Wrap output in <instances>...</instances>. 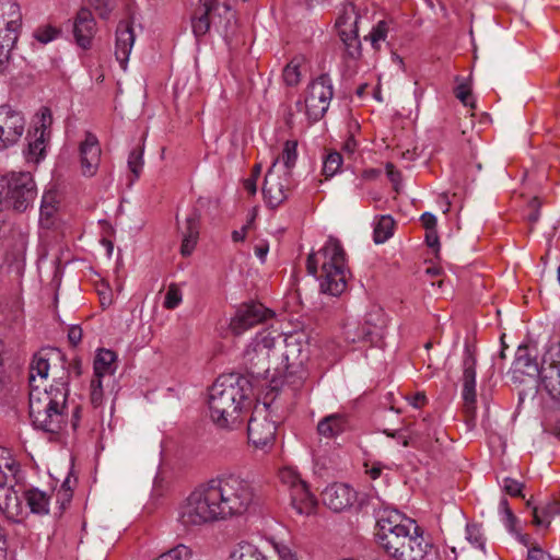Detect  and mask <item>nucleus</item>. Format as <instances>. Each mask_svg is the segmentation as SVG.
Wrapping results in <instances>:
<instances>
[{"label":"nucleus","mask_w":560,"mask_h":560,"mask_svg":"<svg viewBox=\"0 0 560 560\" xmlns=\"http://www.w3.org/2000/svg\"><path fill=\"white\" fill-rule=\"evenodd\" d=\"M252 483L226 474L198 485L176 508V521L185 530L241 516L254 501Z\"/></svg>","instance_id":"obj_1"},{"label":"nucleus","mask_w":560,"mask_h":560,"mask_svg":"<svg viewBox=\"0 0 560 560\" xmlns=\"http://www.w3.org/2000/svg\"><path fill=\"white\" fill-rule=\"evenodd\" d=\"M375 538L381 548L396 560H423L430 541L417 523L397 510H383L376 521Z\"/></svg>","instance_id":"obj_2"},{"label":"nucleus","mask_w":560,"mask_h":560,"mask_svg":"<svg viewBox=\"0 0 560 560\" xmlns=\"http://www.w3.org/2000/svg\"><path fill=\"white\" fill-rule=\"evenodd\" d=\"M67 380L60 377L50 387L30 389L28 413L35 429L58 435L67 425Z\"/></svg>","instance_id":"obj_3"},{"label":"nucleus","mask_w":560,"mask_h":560,"mask_svg":"<svg viewBox=\"0 0 560 560\" xmlns=\"http://www.w3.org/2000/svg\"><path fill=\"white\" fill-rule=\"evenodd\" d=\"M346 256L341 242L334 236L307 256L306 270L317 277L323 293L338 296L346 290L349 277Z\"/></svg>","instance_id":"obj_4"},{"label":"nucleus","mask_w":560,"mask_h":560,"mask_svg":"<svg viewBox=\"0 0 560 560\" xmlns=\"http://www.w3.org/2000/svg\"><path fill=\"white\" fill-rule=\"evenodd\" d=\"M244 399L245 394L236 375L219 376L209 388L208 407L211 420L222 429L238 425L242 422Z\"/></svg>","instance_id":"obj_5"},{"label":"nucleus","mask_w":560,"mask_h":560,"mask_svg":"<svg viewBox=\"0 0 560 560\" xmlns=\"http://www.w3.org/2000/svg\"><path fill=\"white\" fill-rule=\"evenodd\" d=\"M514 364L524 374L535 375L538 373L546 390L552 397L560 398V341L548 346L540 369L527 346L517 348Z\"/></svg>","instance_id":"obj_6"},{"label":"nucleus","mask_w":560,"mask_h":560,"mask_svg":"<svg viewBox=\"0 0 560 560\" xmlns=\"http://www.w3.org/2000/svg\"><path fill=\"white\" fill-rule=\"evenodd\" d=\"M332 95L331 79L327 74H322L308 84L304 101L298 102L296 107L303 110L310 120L317 121L327 112Z\"/></svg>","instance_id":"obj_7"},{"label":"nucleus","mask_w":560,"mask_h":560,"mask_svg":"<svg viewBox=\"0 0 560 560\" xmlns=\"http://www.w3.org/2000/svg\"><path fill=\"white\" fill-rule=\"evenodd\" d=\"M279 479L290 491L291 504L301 515H312L316 512L317 500L310 492L306 482L301 478L296 469L283 467L279 470Z\"/></svg>","instance_id":"obj_8"},{"label":"nucleus","mask_w":560,"mask_h":560,"mask_svg":"<svg viewBox=\"0 0 560 560\" xmlns=\"http://www.w3.org/2000/svg\"><path fill=\"white\" fill-rule=\"evenodd\" d=\"M277 427L266 404L256 406L247 425L249 443L262 452H268L275 443Z\"/></svg>","instance_id":"obj_9"},{"label":"nucleus","mask_w":560,"mask_h":560,"mask_svg":"<svg viewBox=\"0 0 560 560\" xmlns=\"http://www.w3.org/2000/svg\"><path fill=\"white\" fill-rule=\"evenodd\" d=\"M16 463L5 451H0V510L9 517L16 518L22 514V505L16 491L8 486L14 479Z\"/></svg>","instance_id":"obj_10"},{"label":"nucleus","mask_w":560,"mask_h":560,"mask_svg":"<svg viewBox=\"0 0 560 560\" xmlns=\"http://www.w3.org/2000/svg\"><path fill=\"white\" fill-rule=\"evenodd\" d=\"M275 313L259 302L242 303L230 320L229 328L234 336L272 318Z\"/></svg>","instance_id":"obj_11"},{"label":"nucleus","mask_w":560,"mask_h":560,"mask_svg":"<svg viewBox=\"0 0 560 560\" xmlns=\"http://www.w3.org/2000/svg\"><path fill=\"white\" fill-rule=\"evenodd\" d=\"M291 188L290 172L282 171L278 165V160H275L265 176L262 194L266 201L272 208L280 206L288 198Z\"/></svg>","instance_id":"obj_12"},{"label":"nucleus","mask_w":560,"mask_h":560,"mask_svg":"<svg viewBox=\"0 0 560 560\" xmlns=\"http://www.w3.org/2000/svg\"><path fill=\"white\" fill-rule=\"evenodd\" d=\"M4 179V199L12 200L14 209L23 211L36 196L35 183L31 173H12Z\"/></svg>","instance_id":"obj_13"},{"label":"nucleus","mask_w":560,"mask_h":560,"mask_svg":"<svg viewBox=\"0 0 560 560\" xmlns=\"http://www.w3.org/2000/svg\"><path fill=\"white\" fill-rule=\"evenodd\" d=\"M219 19L221 23L222 19L226 22L224 10L222 9V1L220 0H199V3L194 10L191 15V28L196 37H201L206 35L209 30L211 23H215V20Z\"/></svg>","instance_id":"obj_14"},{"label":"nucleus","mask_w":560,"mask_h":560,"mask_svg":"<svg viewBox=\"0 0 560 560\" xmlns=\"http://www.w3.org/2000/svg\"><path fill=\"white\" fill-rule=\"evenodd\" d=\"M476 352L470 347L465 348L463 359V399L464 411L474 419L476 413Z\"/></svg>","instance_id":"obj_15"},{"label":"nucleus","mask_w":560,"mask_h":560,"mask_svg":"<svg viewBox=\"0 0 560 560\" xmlns=\"http://www.w3.org/2000/svg\"><path fill=\"white\" fill-rule=\"evenodd\" d=\"M387 326V316L384 310L378 305H372L364 316V322L357 335L351 336L347 330V337L351 341H371L382 338L384 329Z\"/></svg>","instance_id":"obj_16"},{"label":"nucleus","mask_w":560,"mask_h":560,"mask_svg":"<svg viewBox=\"0 0 560 560\" xmlns=\"http://www.w3.org/2000/svg\"><path fill=\"white\" fill-rule=\"evenodd\" d=\"M19 18L18 3L11 0H0V75L7 72L11 63V49L3 44V33L11 31Z\"/></svg>","instance_id":"obj_17"},{"label":"nucleus","mask_w":560,"mask_h":560,"mask_svg":"<svg viewBox=\"0 0 560 560\" xmlns=\"http://www.w3.org/2000/svg\"><path fill=\"white\" fill-rule=\"evenodd\" d=\"M23 116L9 107H0V150L19 141L24 131Z\"/></svg>","instance_id":"obj_18"},{"label":"nucleus","mask_w":560,"mask_h":560,"mask_svg":"<svg viewBox=\"0 0 560 560\" xmlns=\"http://www.w3.org/2000/svg\"><path fill=\"white\" fill-rule=\"evenodd\" d=\"M357 501V492L345 483H332L323 492L324 504L334 512L348 510Z\"/></svg>","instance_id":"obj_19"},{"label":"nucleus","mask_w":560,"mask_h":560,"mask_svg":"<svg viewBox=\"0 0 560 560\" xmlns=\"http://www.w3.org/2000/svg\"><path fill=\"white\" fill-rule=\"evenodd\" d=\"M101 145L95 135L85 133L84 141L80 144V164L84 176H94L101 162Z\"/></svg>","instance_id":"obj_20"},{"label":"nucleus","mask_w":560,"mask_h":560,"mask_svg":"<svg viewBox=\"0 0 560 560\" xmlns=\"http://www.w3.org/2000/svg\"><path fill=\"white\" fill-rule=\"evenodd\" d=\"M95 32L96 23L92 12L88 9H81L73 24V35L78 46L83 49L91 48Z\"/></svg>","instance_id":"obj_21"},{"label":"nucleus","mask_w":560,"mask_h":560,"mask_svg":"<svg viewBox=\"0 0 560 560\" xmlns=\"http://www.w3.org/2000/svg\"><path fill=\"white\" fill-rule=\"evenodd\" d=\"M135 33L132 23L128 20L119 22L116 30V49L115 56L121 68H127L129 55L133 47Z\"/></svg>","instance_id":"obj_22"},{"label":"nucleus","mask_w":560,"mask_h":560,"mask_svg":"<svg viewBox=\"0 0 560 560\" xmlns=\"http://www.w3.org/2000/svg\"><path fill=\"white\" fill-rule=\"evenodd\" d=\"M57 355L58 353L54 349L40 350L34 354L30 366V389H34L35 387L40 388L37 382L43 383L47 378L50 369V359Z\"/></svg>","instance_id":"obj_23"},{"label":"nucleus","mask_w":560,"mask_h":560,"mask_svg":"<svg viewBox=\"0 0 560 560\" xmlns=\"http://www.w3.org/2000/svg\"><path fill=\"white\" fill-rule=\"evenodd\" d=\"M52 498L54 490L44 491L38 488H30L23 492V499L30 511L39 516L49 513Z\"/></svg>","instance_id":"obj_24"},{"label":"nucleus","mask_w":560,"mask_h":560,"mask_svg":"<svg viewBox=\"0 0 560 560\" xmlns=\"http://www.w3.org/2000/svg\"><path fill=\"white\" fill-rule=\"evenodd\" d=\"M116 369L117 354L109 349H97L93 361V377L103 380L105 376L113 375Z\"/></svg>","instance_id":"obj_25"},{"label":"nucleus","mask_w":560,"mask_h":560,"mask_svg":"<svg viewBox=\"0 0 560 560\" xmlns=\"http://www.w3.org/2000/svg\"><path fill=\"white\" fill-rule=\"evenodd\" d=\"M411 435L417 432L419 435V443L416 444L417 448H427L431 446L432 442L439 441L436 425L431 419H422L420 422H416L408 427Z\"/></svg>","instance_id":"obj_26"},{"label":"nucleus","mask_w":560,"mask_h":560,"mask_svg":"<svg viewBox=\"0 0 560 560\" xmlns=\"http://www.w3.org/2000/svg\"><path fill=\"white\" fill-rule=\"evenodd\" d=\"M347 427L348 421L345 416L330 415L319 421L317 431L322 436L331 439L345 432Z\"/></svg>","instance_id":"obj_27"},{"label":"nucleus","mask_w":560,"mask_h":560,"mask_svg":"<svg viewBox=\"0 0 560 560\" xmlns=\"http://www.w3.org/2000/svg\"><path fill=\"white\" fill-rule=\"evenodd\" d=\"M560 514V500L551 499L541 508H533V524L536 526H546L550 525V521L553 516Z\"/></svg>","instance_id":"obj_28"},{"label":"nucleus","mask_w":560,"mask_h":560,"mask_svg":"<svg viewBox=\"0 0 560 560\" xmlns=\"http://www.w3.org/2000/svg\"><path fill=\"white\" fill-rule=\"evenodd\" d=\"M228 560H268V558L257 546L242 541L232 549Z\"/></svg>","instance_id":"obj_29"},{"label":"nucleus","mask_w":560,"mask_h":560,"mask_svg":"<svg viewBox=\"0 0 560 560\" xmlns=\"http://www.w3.org/2000/svg\"><path fill=\"white\" fill-rule=\"evenodd\" d=\"M395 221L390 215H381L374 225L373 238L376 244H382L392 237Z\"/></svg>","instance_id":"obj_30"},{"label":"nucleus","mask_w":560,"mask_h":560,"mask_svg":"<svg viewBox=\"0 0 560 560\" xmlns=\"http://www.w3.org/2000/svg\"><path fill=\"white\" fill-rule=\"evenodd\" d=\"M278 163L281 161L282 171H288L291 173L298 160V141L296 140H287L283 145V150L281 156L277 159Z\"/></svg>","instance_id":"obj_31"},{"label":"nucleus","mask_w":560,"mask_h":560,"mask_svg":"<svg viewBox=\"0 0 560 560\" xmlns=\"http://www.w3.org/2000/svg\"><path fill=\"white\" fill-rule=\"evenodd\" d=\"M51 124H52L51 110L48 107H42L35 116L32 133H35V135L43 133V136L49 137Z\"/></svg>","instance_id":"obj_32"},{"label":"nucleus","mask_w":560,"mask_h":560,"mask_svg":"<svg viewBox=\"0 0 560 560\" xmlns=\"http://www.w3.org/2000/svg\"><path fill=\"white\" fill-rule=\"evenodd\" d=\"M352 27V24L350 25ZM339 36L346 46V51L351 58L360 56V42L355 30L350 28L348 33L345 28H340Z\"/></svg>","instance_id":"obj_33"},{"label":"nucleus","mask_w":560,"mask_h":560,"mask_svg":"<svg viewBox=\"0 0 560 560\" xmlns=\"http://www.w3.org/2000/svg\"><path fill=\"white\" fill-rule=\"evenodd\" d=\"M194 551L189 546L178 544L153 560H191Z\"/></svg>","instance_id":"obj_34"},{"label":"nucleus","mask_w":560,"mask_h":560,"mask_svg":"<svg viewBox=\"0 0 560 560\" xmlns=\"http://www.w3.org/2000/svg\"><path fill=\"white\" fill-rule=\"evenodd\" d=\"M342 165V156L340 153L332 151L329 152L323 162L322 174L325 176V179L331 178L336 175Z\"/></svg>","instance_id":"obj_35"},{"label":"nucleus","mask_w":560,"mask_h":560,"mask_svg":"<svg viewBox=\"0 0 560 560\" xmlns=\"http://www.w3.org/2000/svg\"><path fill=\"white\" fill-rule=\"evenodd\" d=\"M31 137L32 140L28 143V158L38 162L45 153L46 143L49 140V137L43 136V133H31Z\"/></svg>","instance_id":"obj_36"},{"label":"nucleus","mask_w":560,"mask_h":560,"mask_svg":"<svg viewBox=\"0 0 560 560\" xmlns=\"http://www.w3.org/2000/svg\"><path fill=\"white\" fill-rule=\"evenodd\" d=\"M300 61L298 59L291 60L283 69L282 78L288 86H295L301 81Z\"/></svg>","instance_id":"obj_37"},{"label":"nucleus","mask_w":560,"mask_h":560,"mask_svg":"<svg viewBox=\"0 0 560 560\" xmlns=\"http://www.w3.org/2000/svg\"><path fill=\"white\" fill-rule=\"evenodd\" d=\"M61 30L50 24L40 25L34 31V37L42 44H48L59 37Z\"/></svg>","instance_id":"obj_38"},{"label":"nucleus","mask_w":560,"mask_h":560,"mask_svg":"<svg viewBox=\"0 0 560 560\" xmlns=\"http://www.w3.org/2000/svg\"><path fill=\"white\" fill-rule=\"evenodd\" d=\"M182 300L183 294L180 289L175 283H172L168 285L163 306L166 310H174L182 303Z\"/></svg>","instance_id":"obj_39"},{"label":"nucleus","mask_w":560,"mask_h":560,"mask_svg":"<svg viewBox=\"0 0 560 560\" xmlns=\"http://www.w3.org/2000/svg\"><path fill=\"white\" fill-rule=\"evenodd\" d=\"M388 34V25L385 21H380L371 31L369 37L374 48L378 49L380 44L384 42Z\"/></svg>","instance_id":"obj_40"},{"label":"nucleus","mask_w":560,"mask_h":560,"mask_svg":"<svg viewBox=\"0 0 560 560\" xmlns=\"http://www.w3.org/2000/svg\"><path fill=\"white\" fill-rule=\"evenodd\" d=\"M128 167L133 175L131 183L137 180L143 167L142 152L140 150H132L128 156Z\"/></svg>","instance_id":"obj_41"},{"label":"nucleus","mask_w":560,"mask_h":560,"mask_svg":"<svg viewBox=\"0 0 560 560\" xmlns=\"http://www.w3.org/2000/svg\"><path fill=\"white\" fill-rule=\"evenodd\" d=\"M276 334V330L270 329L259 331L255 338L256 347L269 351L275 345Z\"/></svg>","instance_id":"obj_42"},{"label":"nucleus","mask_w":560,"mask_h":560,"mask_svg":"<svg viewBox=\"0 0 560 560\" xmlns=\"http://www.w3.org/2000/svg\"><path fill=\"white\" fill-rule=\"evenodd\" d=\"M104 398L103 385L101 378L93 377L90 385V401L93 407L102 405Z\"/></svg>","instance_id":"obj_43"},{"label":"nucleus","mask_w":560,"mask_h":560,"mask_svg":"<svg viewBox=\"0 0 560 560\" xmlns=\"http://www.w3.org/2000/svg\"><path fill=\"white\" fill-rule=\"evenodd\" d=\"M56 502L59 504L58 512L61 514L66 509V505L70 503L72 499V491L63 483L56 492L54 491Z\"/></svg>","instance_id":"obj_44"},{"label":"nucleus","mask_w":560,"mask_h":560,"mask_svg":"<svg viewBox=\"0 0 560 560\" xmlns=\"http://www.w3.org/2000/svg\"><path fill=\"white\" fill-rule=\"evenodd\" d=\"M272 547L279 560H299L296 552L290 546L272 541Z\"/></svg>","instance_id":"obj_45"},{"label":"nucleus","mask_w":560,"mask_h":560,"mask_svg":"<svg viewBox=\"0 0 560 560\" xmlns=\"http://www.w3.org/2000/svg\"><path fill=\"white\" fill-rule=\"evenodd\" d=\"M100 18L106 19L114 8V0H88Z\"/></svg>","instance_id":"obj_46"},{"label":"nucleus","mask_w":560,"mask_h":560,"mask_svg":"<svg viewBox=\"0 0 560 560\" xmlns=\"http://www.w3.org/2000/svg\"><path fill=\"white\" fill-rule=\"evenodd\" d=\"M455 96L465 105L475 107L471 101V89L467 83H462L455 89Z\"/></svg>","instance_id":"obj_47"},{"label":"nucleus","mask_w":560,"mask_h":560,"mask_svg":"<svg viewBox=\"0 0 560 560\" xmlns=\"http://www.w3.org/2000/svg\"><path fill=\"white\" fill-rule=\"evenodd\" d=\"M500 511L503 513V522L505 526L513 529L516 522V516L513 514L506 499H502L499 504Z\"/></svg>","instance_id":"obj_48"},{"label":"nucleus","mask_w":560,"mask_h":560,"mask_svg":"<svg viewBox=\"0 0 560 560\" xmlns=\"http://www.w3.org/2000/svg\"><path fill=\"white\" fill-rule=\"evenodd\" d=\"M419 434L415 432V435L410 434V431H408V427L404 430H399V433L397 435V442L401 444L404 447L412 446L416 447V444L419 443Z\"/></svg>","instance_id":"obj_49"},{"label":"nucleus","mask_w":560,"mask_h":560,"mask_svg":"<svg viewBox=\"0 0 560 560\" xmlns=\"http://www.w3.org/2000/svg\"><path fill=\"white\" fill-rule=\"evenodd\" d=\"M184 236L188 238L198 240L199 236V225L196 217L191 215L186 219V226L184 231Z\"/></svg>","instance_id":"obj_50"},{"label":"nucleus","mask_w":560,"mask_h":560,"mask_svg":"<svg viewBox=\"0 0 560 560\" xmlns=\"http://www.w3.org/2000/svg\"><path fill=\"white\" fill-rule=\"evenodd\" d=\"M503 488L505 492L512 497H521L523 485L515 479L505 478L503 480Z\"/></svg>","instance_id":"obj_51"},{"label":"nucleus","mask_w":560,"mask_h":560,"mask_svg":"<svg viewBox=\"0 0 560 560\" xmlns=\"http://www.w3.org/2000/svg\"><path fill=\"white\" fill-rule=\"evenodd\" d=\"M385 171L387 177L393 183L395 190L398 191V186L401 183V173L396 170L395 165L390 162L386 163Z\"/></svg>","instance_id":"obj_52"},{"label":"nucleus","mask_w":560,"mask_h":560,"mask_svg":"<svg viewBox=\"0 0 560 560\" xmlns=\"http://www.w3.org/2000/svg\"><path fill=\"white\" fill-rule=\"evenodd\" d=\"M528 208L530 210V212L527 214V220L530 224H535L538 220H539V217H540V201L538 198H533L529 202H528Z\"/></svg>","instance_id":"obj_53"},{"label":"nucleus","mask_w":560,"mask_h":560,"mask_svg":"<svg viewBox=\"0 0 560 560\" xmlns=\"http://www.w3.org/2000/svg\"><path fill=\"white\" fill-rule=\"evenodd\" d=\"M364 466L365 474L370 477L371 480H376L380 478L384 469V465L380 462H374L371 465L366 463Z\"/></svg>","instance_id":"obj_54"},{"label":"nucleus","mask_w":560,"mask_h":560,"mask_svg":"<svg viewBox=\"0 0 560 560\" xmlns=\"http://www.w3.org/2000/svg\"><path fill=\"white\" fill-rule=\"evenodd\" d=\"M527 560H560V559H553L550 555L545 552L539 547H533L528 550Z\"/></svg>","instance_id":"obj_55"},{"label":"nucleus","mask_w":560,"mask_h":560,"mask_svg":"<svg viewBox=\"0 0 560 560\" xmlns=\"http://www.w3.org/2000/svg\"><path fill=\"white\" fill-rule=\"evenodd\" d=\"M69 342L75 347L82 340V329L79 326H71L68 330Z\"/></svg>","instance_id":"obj_56"},{"label":"nucleus","mask_w":560,"mask_h":560,"mask_svg":"<svg viewBox=\"0 0 560 560\" xmlns=\"http://www.w3.org/2000/svg\"><path fill=\"white\" fill-rule=\"evenodd\" d=\"M420 221H421L423 228L425 229V231L436 230V218L434 214H432L430 212H424L421 215Z\"/></svg>","instance_id":"obj_57"},{"label":"nucleus","mask_w":560,"mask_h":560,"mask_svg":"<svg viewBox=\"0 0 560 560\" xmlns=\"http://www.w3.org/2000/svg\"><path fill=\"white\" fill-rule=\"evenodd\" d=\"M197 241L198 240L188 238V237L184 236L183 237V242H182V246H180L182 255L183 256H189L192 253V250L195 249Z\"/></svg>","instance_id":"obj_58"},{"label":"nucleus","mask_w":560,"mask_h":560,"mask_svg":"<svg viewBox=\"0 0 560 560\" xmlns=\"http://www.w3.org/2000/svg\"><path fill=\"white\" fill-rule=\"evenodd\" d=\"M427 245L433 249H438L440 246L439 235L436 230L425 231Z\"/></svg>","instance_id":"obj_59"},{"label":"nucleus","mask_w":560,"mask_h":560,"mask_svg":"<svg viewBox=\"0 0 560 560\" xmlns=\"http://www.w3.org/2000/svg\"><path fill=\"white\" fill-rule=\"evenodd\" d=\"M244 189L250 195L254 196L257 191V180L256 177H248L243 182Z\"/></svg>","instance_id":"obj_60"},{"label":"nucleus","mask_w":560,"mask_h":560,"mask_svg":"<svg viewBox=\"0 0 560 560\" xmlns=\"http://www.w3.org/2000/svg\"><path fill=\"white\" fill-rule=\"evenodd\" d=\"M249 224L250 223L248 222L246 225L242 226L240 230L233 231L232 232V240L234 242H236V243L237 242H243L245 240L246 235H247V230H248Z\"/></svg>","instance_id":"obj_61"},{"label":"nucleus","mask_w":560,"mask_h":560,"mask_svg":"<svg viewBox=\"0 0 560 560\" xmlns=\"http://www.w3.org/2000/svg\"><path fill=\"white\" fill-rule=\"evenodd\" d=\"M81 411H82V408L80 406H75V408L72 411L71 425L74 430L79 427L80 419H81Z\"/></svg>","instance_id":"obj_62"},{"label":"nucleus","mask_w":560,"mask_h":560,"mask_svg":"<svg viewBox=\"0 0 560 560\" xmlns=\"http://www.w3.org/2000/svg\"><path fill=\"white\" fill-rule=\"evenodd\" d=\"M48 198H50V196H47V195L44 196L43 205L40 208L42 214H45V215H51L55 210V207L52 205H48Z\"/></svg>","instance_id":"obj_63"},{"label":"nucleus","mask_w":560,"mask_h":560,"mask_svg":"<svg viewBox=\"0 0 560 560\" xmlns=\"http://www.w3.org/2000/svg\"><path fill=\"white\" fill-rule=\"evenodd\" d=\"M424 401H425V396L423 394L418 393L412 396L410 402L413 407L420 408L421 406H423Z\"/></svg>","instance_id":"obj_64"}]
</instances>
